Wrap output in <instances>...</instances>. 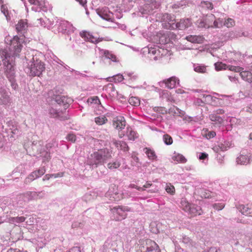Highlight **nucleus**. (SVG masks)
Returning a JSON list of instances; mask_svg holds the SVG:
<instances>
[{
    "label": "nucleus",
    "instance_id": "obj_12",
    "mask_svg": "<svg viewBox=\"0 0 252 252\" xmlns=\"http://www.w3.org/2000/svg\"><path fill=\"white\" fill-rule=\"evenodd\" d=\"M80 36L83 38L85 40L90 41L94 43H97L104 40L103 38H96L91 34L90 32L83 31L80 33Z\"/></svg>",
    "mask_w": 252,
    "mask_h": 252
},
{
    "label": "nucleus",
    "instance_id": "obj_22",
    "mask_svg": "<svg viewBox=\"0 0 252 252\" xmlns=\"http://www.w3.org/2000/svg\"><path fill=\"white\" fill-rule=\"evenodd\" d=\"M210 118L211 121L214 122V124L217 126H220L224 122L223 119L217 114L210 115Z\"/></svg>",
    "mask_w": 252,
    "mask_h": 252
},
{
    "label": "nucleus",
    "instance_id": "obj_1",
    "mask_svg": "<svg viewBox=\"0 0 252 252\" xmlns=\"http://www.w3.org/2000/svg\"><path fill=\"white\" fill-rule=\"evenodd\" d=\"M111 157V153L108 149H100L89 156L87 162L88 165L92 167H97L99 165L103 164Z\"/></svg>",
    "mask_w": 252,
    "mask_h": 252
},
{
    "label": "nucleus",
    "instance_id": "obj_43",
    "mask_svg": "<svg viewBox=\"0 0 252 252\" xmlns=\"http://www.w3.org/2000/svg\"><path fill=\"white\" fill-rule=\"evenodd\" d=\"M37 6L39 7V9L42 11H47L48 10L47 7L46 5L45 2L44 0H39Z\"/></svg>",
    "mask_w": 252,
    "mask_h": 252
},
{
    "label": "nucleus",
    "instance_id": "obj_51",
    "mask_svg": "<svg viewBox=\"0 0 252 252\" xmlns=\"http://www.w3.org/2000/svg\"><path fill=\"white\" fill-rule=\"evenodd\" d=\"M59 175V174H46L44 177L43 180H49L50 178L53 177H54L55 178H56V177H58Z\"/></svg>",
    "mask_w": 252,
    "mask_h": 252
},
{
    "label": "nucleus",
    "instance_id": "obj_41",
    "mask_svg": "<svg viewBox=\"0 0 252 252\" xmlns=\"http://www.w3.org/2000/svg\"><path fill=\"white\" fill-rule=\"evenodd\" d=\"M201 6L202 8L212 10L213 8V5L212 2L209 1H203L201 2Z\"/></svg>",
    "mask_w": 252,
    "mask_h": 252
},
{
    "label": "nucleus",
    "instance_id": "obj_62",
    "mask_svg": "<svg viewBox=\"0 0 252 252\" xmlns=\"http://www.w3.org/2000/svg\"><path fill=\"white\" fill-rule=\"evenodd\" d=\"M7 252H19V251H17L15 249L10 248V249H8V250L7 251Z\"/></svg>",
    "mask_w": 252,
    "mask_h": 252
},
{
    "label": "nucleus",
    "instance_id": "obj_64",
    "mask_svg": "<svg viewBox=\"0 0 252 252\" xmlns=\"http://www.w3.org/2000/svg\"><path fill=\"white\" fill-rule=\"evenodd\" d=\"M172 7L173 8H179L180 6L178 4H175L173 5Z\"/></svg>",
    "mask_w": 252,
    "mask_h": 252
},
{
    "label": "nucleus",
    "instance_id": "obj_30",
    "mask_svg": "<svg viewBox=\"0 0 252 252\" xmlns=\"http://www.w3.org/2000/svg\"><path fill=\"white\" fill-rule=\"evenodd\" d=\"M107 81L108 82H114L115 83H119L123 81L124 79L123 76L122 74H118L114 75L112 77H108Z\"/></svg>",
    "mask_w": 252,
    "mask_h": 252
},
{
    "label": "nucleus",
    "instance_id": "obj_28",
    "mask_svg": "<svg viewBox=\"0 0 252 252\" xmlns=\"http://www.w3.org/2000/svg\"><path fill=\"white\" fill-rule=\"evenodd\" d=\"M107 8L99 9L97 10V13L100 17L102 19L109 21L111 19V15L110 14L107 13Z\"/></svg>",
    "mask_w": 252,
    "mask_h": 252
},
{
    "label": "nucleus",
    "instance_id": "obj_25",
    "mask_svg": "<svg viewBox=\"0 0 252 252\" xmlns=\"http://www.w3.org/2000/svg\"><path fill=\"white\" fill-rule=\"evenodd\" d=\"M172 159L177 163H185L187 161V159L182 154L179 153H175L172 156Z\"/></svg>",
    "mask_w": 252,
    "mask_h": 252
},
{
    "label": "nucleus",
    "instance_id": "obj_3",
    "mask_svg": "<svg viewBox=\"0 0 252 252\" xmlns=\"http://www.w3.org/2000/svg\"><path fill=\"white\" fill-rule=\"evenodd\" d=\"M197 25L199 28H214V27H219L218 23L216 21V17L214 14H210L206 15L197 22Z\"/></svg>",
    "mask_w": 252,
    "mask_h": 252
},
{
    "label": "nucleus",
    "instance_id": "obj_63",
    "mask_svg": "<svg viewBox=\"0 0 252 252\" xmlns=\"http://www.w3.org/2000/svg\"><path fill=\"white\" fill-rule=\"evenodd\" d=\"M125 136V134L123 133H119V137L120 138H123L124 136Z\"/></svg>",
    "mask_w": 252,
    "mask_h": 252
},
{
    "label": "nucleus",
    "instance_id": "obj_8",
    "mask_svg": "<svg viewBox=\"0 0 252 252\" xmlns=\"http://www.w3.org/2000/svg\"><path fill=\"white\" fill-rule=\"evenodd\" d=\"M22 48L21 41L18 36H15L10 40V50L13 52L14 56H17L21 52Z\"/></svg>",
    "mask_w": 252,
    "mask_h": 252
},
{
    "label": "nucleus",
    "instance_id": "obj_20",
    "mask_svg": "<svg viewBox=\"0 0 252 252\" xmlns=\"http://www.w3.org/2000/svg\"><path fill=\"white\" fill-rule=\"evenodd\" d=\"M188 213L191 216L195 217L201 215L203 213V211L200 206L192 205Z\"/></svg>",
    "mask_w": 252,
    "mask_h": 252
},
{
    "label": "nucleus",
    "instance_id": "obj_29",
    "mask_svg": "<svg viewBox=\"0 0 252 252\" xmlns=\"http://www.w3.org/2000/svg\"><path fill=\"white\" fill-rule=\"evenodd\" d=\"M193 69L196 72L199 73H205L207 72V66L204 64H194Z\"/></svg>",
    "mask_w": 252,
    "mask_h": 252
},
{
    "label": "nucleus",
    "instance_id": "obj_34",
    "mask_svg": "<svg viewBox=\"0 0 252 252\" xmlns=\"http://www.w3.org/2000/svg\"><path fill=\"white\" fill-rule=\"evenodd\" d=\"M0 99L1 100L3 104H6L9 102V96L6 93V91L2 89H1Z\"/></svg>",
    "mask_w": 252,
    "mask_h": 252
},
{
    "label": "nucleus",
    "instance_id": "obj_14",
    "mask_svg": "<svg viewBox=\"0 0 252 252\" xmlns=\"http://www.w3.org/2000/svg\"><path fill=\"white\" fill-rule=\"evenodd\" d=\"M177 29L179 30H184L192 25V22L190 19H181L179 22L176 23Z\"/></svg>",
    "mask_w": 252,
    "mask_h": 252
},
{
    "label": "nucleus",
    "instance_id": "obj_38",
    "mask_svg": "<svg viewBox=\"0 0 252 252\" xmlns=\"http://www.w3.org/2000/svg\"><path fill=\"white\" fill-rule=\"evenodd\" d=\"M95 122L98 125H102L105 124L107 122V119L106 117L99 116L95 118Z\"/></svg>",
    "mask_w": 252,
    "mask_h": 252
},
{
    "label": "nucleus",
    "instance_id": "obj_50",
    "mask_svg": "<svg viewBox=\"0 0 252 252\" xmlns=\"http://www.w3.org/2000/svg\"><path fill=\"white\" fill-rule=\"evenodd\" d=\"M213 207L217 210H221L224 207V204L223 203L215 204Z\"/></svg>",
    "mask_w": 252,
    "mask_h": 252
},
{
    "label": "nucleus",
    "instance_id": "obj_16",
    "mask_svg": "<svg viewBox=\"0 0 252 252\" xmlns=\"http://www.w3.org/2000/svg\"><path fill=\"white\" fill-rule=\"evenodd\" d=\"M238 208L243 215L252 217V204L240 205Z\"/></svg>",
    "mask_w": 252,
    "mask_h": 252
},
{
    "label": "nucleus",
    "instance_id": "obj_27",
    "mask_svg": "<svg viewBox=\"0 0 252 252\" xmlns=\"http://www.w3.org/2000/svg\"><path fill=\"white\" fill-rule=\"evenodd\" d=\"M16 26V29L17 32H20L25 31L28 27V24L26 20H20Z\"/></svg>",
    "mask_w": 252,
    "mask_h": 252
},
{
    "label": "nucleus",
    "instance_id": "obj_11",
    "mask_svg": "<svg viewBox=\"0 0 252 252\" xmlns=\"http://www.w3.org/2000/svg\"><path fill=\"white\" fill-rule=\"evenodd\" d=\"M252 158V153L247 151H243L242 153L237 158V162L240 164H247L250 163Z\"/></svg>",
    "mask_w": 252,
    "mask_h": 252
},
{
    "label": "nucleus",
    "instance_id": "obj_10",
    "mask_svg": "<svg viewBox=\"0 0 252 252\" xmlns=\"http://www.w3.org/2000/svg\"><path fill=\"white\" fill-rule=\"evenodd\" d=\"M45 172L46 170L44 167L32 172L25 179V183L26 184L30 183L35 179H37L44 175Z\"/></svg>",
    "mask_w": 252,
    "mask_h": 252
},
{
    "label": "nucleus",
    "instance_id": "obj_53",
    "mask_svg": "<svg viewBox=\"0 0 252 252\" xmlns=\"http://www.w3.org/2000/svg\"><path fill=\"white\" fill-rule=\"evenodd\" d=\"M69 252H81L80 248L74 247L70 250Z\"/></svg>",
    "mask_w": 252,
    "mask_h": 252
},
{
    "label": "nucleus",
    "instance_id": "obj_56",
    "mask_svg": "<svg viewBox=\"0 0 252 252\" xmlns=\"http://www.w3.org/2000/svg\"><path fill=\"white\" fill-rule=\"evenodd\" d=\"M78 1L79 3L82 5L83 7L86 6L87 0H76Z\"/></svg>",
    "mask_w": 252,
    "mask_h": 252
},
{
    "label": "nucleus",
    "instance_id": "obj_49",
    "mask_svg": "<svg viewBox=\"0 0 252 252\" xmlns=\"http://www.w3.org/2000/svg\"><path fill=\"white\" fill-rule=\"evenodd\" d=\"M67 139L72 142H74L76 140V136L74 134H68L67 136Z\"/></svg>",
    "mask_w": 252,
    "mask_h": 252
},
{
    "label": "nucleus",
    "instance_id": "obj_21",
    "mask_svg": "<svg viewBox=\"0 0 252 252\" xmlns=\"http://www.w3.org/2000/svg\"><path fill=\"white\" fill-rule=\"evenodd\" d=\"M99 50L101 54H103L105 58L111 60L113 62H118V60L116 56L113 54L111 52L108 50L101 49L99 48Z\"/></svg>",
    "mask_w": 252,
    "mask_h": 252
},
{
    "label": "nucleus",
    "instance_id": "obj_26",
    "mask_svg": "<svg viewBox=\"0 0 252 252\" xmlns=\"http://www.w3.org/2000/svg\"><path fill=\"white\" fill-rule=\"evenodd\" d=\"M43 193L42 192L28 191L24 194V196L29 200L32 199H37L40 194Z\"/></svg>",
    "mask_w": 252,
    "mask_h": 252
},
{
    "label": "nucleus",
    "instance_id": "obj_58",
    "mask_svg": "<svg viewBox=\"0 0 252 252\" xmlns=\"http://www.w3.org/2000/svg\"><path fill=\"white\" fill-rule=\"evenodd\" d=\"M176 93L177 94H185L186 92L184 90H182L181 89H178L176 90Z\"/></svg>",
    "mask_w": 252,
    "mask_h": 252
},
{
    "label": "nucleus",
    "instance_id": "obj_7",
    "mask_svg": "<svg viewBox=\"0 0 252 252\" xmlns=\"http://www.w3.org/2000/svg\"><path fill=\"white\" fill-rule=\"evenodd\" d=\"M168 51L163 48L158 46L150 47L149 49V54L153 56L154 60H157L167 54Z\"/></svg>",
    "mask_w": 252,
    "mask_h": 252
},
{
    "label": "nucleus",
    "instance_id": "obj_54",
    "mask_svg": "<svg viewBox=\"0 0 252 252\" xmlns=\"http://www.w3.org/2000/svg\"><path fill=\"white\" fill-rule=\"evenodd\" d=\"M208 156L207 154L202 153L201 154V155L199 156V158L200 160H203L206 159Z\"/></svg>",
    "mask_w": 252,
    "mask_h": 252
},
{
    "label": "nucleus",
    "instance_id": "obj_6",
    "mask_svg": "<svg viewBox=\"0 0 252 252\" xmlns=\"http://www.w3.org/2000/svg\"><path fill=\"white\" fill-rule=\"evenodd\" d=\"M141 252H160L158 244L154 241L148 239L140 247Z\"/></svg>",
    "mask_w": 252,
    "mask_h": 252
},
{
    "label": "nucleus",
    "instance_id": "obj_52",
    "mask_svg": "<svg viewBox=\"0 0 252 252\" xmlns=\"http://www.w3.org/2000/svg\"><path fill=\"white\" fill-rule=\"evenodd\" d=\"M216 21L218 23V25L219 27H214V28H220L222 27L223 26V25H224L222 20H221L220 18H218L217 19L216 18Z\"/></svg>",
    "mask_w": 252,
    "mask_h": 252
},
{
    "label": "nucleus",
    "instance_id": "obj_57",
    "mask_svg": "<svg viewBox=\"0 0 252 252\" xmlns=\"http://www.w3.org/2000/svg\"><path fill=\"white\" fill-rule=\"evenodd\" d=\"M246 111L250 113H252V104L249 105L246 107Z\"/></svg>",
    "mask_w": 252,
    "mask_h": 252
},
{
    "label": "nucleus",
    "instance_id": "obj_42",
    "mask_svg": "<svg viewBox=\"0 0 252 252\" xmlns=\"http://www.w3.org/2000/svg\"><path fill=\"white\" fill-rule=\"evenodd\" d=\"M164 143L166 145H171L173 143L172 138L169 134H164L163 136Z\"/></svg>",
    "mask_w": 252,
    "mask_h": 252
},
{
    "label": "nucleus",
    "instance_id": "obj_9",
    "mask_svg": "<svg viewBox=\"0 0 252 252\" xmlns=\"http://www.w3.org/2000/svg\"><path fill=\"white\" fill-rule=\"evenodd\" d=\"M214 65L215 69L217 71L228 69L234 72H240L243 69L242 67L231 65H227L225 63H222V62L216 63Z\"/></svg>",
    "mask_w": 252,
    "mask_h": 252
},
{
    "label": "nucleus",
    "instance_id": "obj_5",
    "mask_svg": "<svg viewBox=\"0 0 252 252\" xmlns=\"http://www.w3.org/2000/svg\"><path fill=\"white\" fill-rule=\"evenodd\" d=\"M162 26L169 30H176V17L174 15H171L169 14H164L162 16Z\"/></svg>",
    "mask_w": 252,
    "mask_h": 252
},
{
    "label": "nucleus",
    "instance_id": "obj_55",
    "mask_svg": "<svg viewBox=\"0 0 252 252\" xmlns=\"http://www.w3.org/2000/svg\"><path fill=\"white\" fill-rule=\"evenodd\" d=\"M130 187L132 188H135L138 189V190H144L145 189H143L142 187H139L137 186L134 185V184H131L130 185Z\"/></svg>",
    "mask_w": 252,
    "mask_h": 252
},
{
    "label": "nucleus",
    "instance_id": "obj_61",
    "mask_svg": "<svg viewBox=\"0 0 252 252\" xmlns=\"http://www.w3.org/2000/svg\"><path fill=\"white\" fill-rule=\"evenodd\" d=\"M152 184L150 183H147L146 184H145L143 187H142L143 189H145V188H148L152 186Z\"/></svg>",
    "mask_w": 252,
    "mask_h": 252
},
{
    "label": "nucleus",
    "instance_id": "obj_24",
    "mask_svg": "<svg viewBox=\"0 0 252 252\" xmlns=\"http://www.w3.org/2000/svg\"><path fill=\"white\" fill-rule=\"evenodd\" d=\"M126 130V135L128 140L134 141L138 137L137 133L134 131L131 127H127Z\"/></svg>",
    "mask_w": 252,
    "mask_h": 252
},
{
    "label": "nucleus",
    "instance_id": "obj_40",
    "mask_svg": "<svg viewBox=\"0 0 252 252\" xmlns=\"http://www.w3.org/2000/svg\"><path fill=\"white\" fill-rule=\"evenodd\" d=\"M26 220V218L24 217H13L11 218L9 220L10 222L11 223H20L25 221Z\"/></svg>",
    "mask_w": 252,
    "mask_h": 252
},
{
    "label": "nucleus",
    "instance_id": "obj_32",
    "mask_svg": "<svg viewBox=\"0 0 252 252\" xmlns=\"http://www.w3.org/2000/svg\"><path fill=\"white\" fill-rule=\"evenodd\" d=\"M145 153L147 155L149 159L151 160H156L157 157L154 150H152L148 148H145L144 149Z\"/></svg>",
    "mask_w": 252,
    "mask_h": 252
},
{
    "label": "nucleus",
    "instance_id": "obj_35",
    "mask_svg": "<svg viewBox=\"0 0 252 252\" xmlns=\"http://www.w3.org/2000/svg\"><path fill=\"white\" fill-rule=\"evenodd\" d=\"M200 195L201 196V197L205 198H209L213 196L214 193H212L210 190L205 189H201L200 191Z\"/></svg>",
    "mask_w": 252,
    "mask_h": 252
},
{
    "label": "nucleus",
    "instance_id": "obj_23",
    "mask_svg": "<svg viewBox=\"0 0 252 252\" xmlns=\"http://www.w3.org/2000/svg\"><path fill=\"white\" fill-rule=\"evenodd\" d=\"M243 69L240 71V75L241 78L245 81L249 83L252 82V73L248 71H242Z\"/></svg>",
    "mask_w": 252,
    "mask_h": 252
},
{
    "label": "nucleus",
    "instance_id": "obj_44",
    "mask_svg": "<svg viewBox=\"0 0 252 252\" xmlns=\"http://www.w3.org/2000/svg\"><path fill=\"white\" fill-rule=\"evenodd\" d=\"M223 25L227 28L232 27L235 25V21L231 18H228L225 21Z\"/></svg>",
    "mask_w": 252,
    "mask_h": 252
},
{
    "label": "nucleus",
    "instance_id": "obj_60",
    "mask_svg": "<svg viewBox=\"0 0 252 252\" xmlns=\"http://www.w3.org/2000/svg\"><path fill=\"white\" fill-rule=\"evenodd\" d=\"M216 112L217 114H222L224 113V110L221 109H219L216 111Z\"/></svg>",
    "mask_w": 252,
    "mask_h": 252
},
{
    "label": "nucleus",
    "instance_id": "obj_33",
    "mask_svg": "<svg viewBox=\"0 0 252 252\" xmlns=\"http://www.w3.org/2000/svg\"><path fill=\"white\" fill-rule=\"evenodd\" d=\"M180 204L182 209L187 212H188L191 206L192 205L185 198H182L181 199Z\"/></svg>",
    "mask_w": 252,
    "mask_h": 252
},
{
    "label": "nucleus",
    "instance_id": "obj_46",
    "mask_svg": "<svg viewBox=\"0 0 252 252\" xmlns=\"http://www.w3.org/2000/svg\"><path fill=\"white\" fill-rule=\"evenodd\" d=\"M49 113L52 117L58 118L59 116V112L55 108H51L49 110Z\"/></svg>",
    "mask_w": 252,
    "mask_h": 252
},
{
    "label": "nucleus",
    "instance_id": "obj_36",
    "mask_svg": "<svg viewBox=\"0 0 252 252\" xmlns=\"http://www.w3.org/2000/svg\"><path fill=\"white\" fill-rule=\"evenodd\" d=\"M203 135L207 139H209L214 137L216 134L214 131H208L207 129H203Z\"/></svg>",
    "mask_w": 252,
    "mask_h": 252
},
{
    "label": "nucleus",
    "instance_id": "obj_18",
    "mask_svg": "<svg viewBox=\"0 0 252 252\" xmlns=\"http://www.w3.org/2000/svg\"><path fill=\"white\" fill-rule=\"evenodd\" d=\"M112 142L118 150H122L124 152H127L129 150V147L127 143L125 141L113 139Z\"/></svg>",
    "mask_w": 252,
    "mask_h": 252
},
{
    "label": "nucleus",
    "instance_id": "obj_13",
    "mask_svg": "<svg viewBox=\"0 0 252 252\" xmlns=\"http://www.w3.org/2000/svg\"><path fill=\"white\" fill-rule=\"evenodd\" d=\"M108 195L110 196V200L118 201L123 198L122 193L119 192L117 188H113V190L109 189Z\"/></svg>",
    "mask_w": 252,
    "mask_h": 252
},
{
    "label": "nucleus",
    "instance_id": "obj_15",
    "mask_svg": "<svg viewBox=\"0 0 252 252\" xmlns=\"http://www.w3.org/2000/svg\"><path fill=\"white\" fill-rule=\"evenodd\" d=\"M126 125V122L123 117L116 118L113 122V126L115 129L120 131L124 129Z\"/></svg>",
    "mask_w": 252,
    "mask_h": 252
},
{
    "label": "nucleus",
    "instance_id": "obj_4",
    "mask_svg": "<svg viewBox=\"0 0 252 252\" xmlns=\"http://www.w3.org/2000/svg\"><path fill=\"white\" fill-rule=\"evenodd\" d=\"M115 219L117 220H122L127 217V212L130 211L128 207L119 206L111 209Z\"/></svg>",
    "mask_w": 252,
    "mask_h": 252
},
{
    "label": "nucleus",
    "instance_id": "obj_48",
    "mask_svg": "<svg viewBox=\"0 0 252 252\" xmlns=\"http://www.w3.org/2000/svg\"><path fill=\"white\" fill-rule=\"evenodd\" d=\"M1 11L6 17L7 19H8L9 16L8 10L7 7L4 5H2L1 7Z\"/></svg>",
    "mask_w": 252,
    "mask_h": 252
},
{
    "label": "nucleus",
    "instance_id": "obj_17",
    "mask_svg": "<svg viewBox=\"0 0 252 252\" xmlns=\"http://www.w3.org/2000/svg\"><path fill=\"white\" fill-rule=\"evenodd\" d=\"M166 87L168 89H173L176 87L177 84H179V80L175 76L171 77L168 79L163 81Z\"/></svg>",
    "mask_w": 252,
    "mask_h": 252
},
{
    "label": "nucleus",
    "instance_id": "obj_59",
    "mask_svg": "<svg viewBox=\"0 0 252 252\" xmlns=\"http://www.w3.org/2000/svg\"><path fill=\"white\" fill-rule=\"evenodd\" d=\"M34 218L32 217L29 219V220L27 221V223L30 225L32 224L34 222Z\"/></svg>",
    "mask_w": 252,
    "mask_h": 252
},
{
    "label": "nucleus",
    "instance_id": "obj_19",
    "mask_svg": "<svg viewBox=\"0 0 252 252\" xmlns=\"http://www.w3.org/2000/svg\"><path fill=\"white\" fill-rule=\"evenodd\" d=\"M185 39L191 43L200 44L203 42L204 38L201 35H189Z\"/></svg>",
    "mask_w": 252,
    "mask_h": 252
},
{
    "label": "nucleus",
    "instance_id": "obj_47",
    "mask_svg": "<svg viewBox=\"0 0 252 252\" xmlns=\"http://www.w3.org/2000/svg\"><path fill=\"white\" fill-rule=\"evenodd\" d=\"M155 111L159 113L164 114H166L167 110L165 107H157L154 108Z\"/></svg>",
    "mask_w": 252,
    "mask_h": 252
},
{
    "label": "nucleus",
    "instance_id": "obj_37",
    "mask_svg": "<svg viewBox=\"0 0 252 252\" xmlns=\"http://www.w3.org/2000/svg\"><path fill=\"white\" fill-rule=\"evenodd\" d=\"M128 102L129 104L134 106H139L140 104L139 99L137 97L132 96L129 98Z\"/></svg>",
    "mask_w": 252,
    "mask_h": 252
},
{
    "label": "nucleus",
    "instance_id": "obj_2",
    "mask_svg": "<svg viewBox=\"0 0 252 252\" xmlns=\"http://www.w3.org/2000/svg\"><path fill=\"white\" fill-rule=\"evenodd\" d=\"M29 74L32 76L39 77L45 69V64L36 57H33L32 61L29 64Z\"/></svg>",
    "mask_w": 252,
    "mask_h": 252
},
{
    "label": "nucleus",
    "instance_id": "obj_31",
    "mask_svg": "<svg viewBox=\"0 0 252 252\" xmlns=\"http://www.w3.org/2000/svg\"><path fill=\"white\" fill-rule=\"evenodd\" d=\"M71 101V99L65 96H59L56 97V101L58 103L62 104L63 105L69 103Z\"/></svg>",
    "mask_w": 252,
    "mask_h": 252
},
{
    "label": "nucleus",
    "instance_id": "obj_45",
    "mask_svg": "<svg viewBox=\"0 0 252 252\" xmlns=\"http://www.w3.org/2000/svg\"><path fill=\"white\" fill-rule=\"evenodd\" d=\"M165 190L167 193H170L171 194H173L175 191L174 187L171 184H168L166 185V186L165 187Z\"/></svg>",
    "mask_w": 252,
    "mask_h": 252
},
{
    "label": "nucleus",
    "instance_id": "obj_39",
    "mask_svg": "<svg viewBox=\"0 0 252 252\" xmlns=\"http://www.w3.org/2000/svg\"><path fill=\"white\" fill-rule=\"evenodd\" d=\"M120 165L121 163L118 161L109 162L107 165L108 168L110 170L117 169L120 166Z\"/></svg>",
    "mask_w": 252,
    "mask_h": 252
}]
</instances>
